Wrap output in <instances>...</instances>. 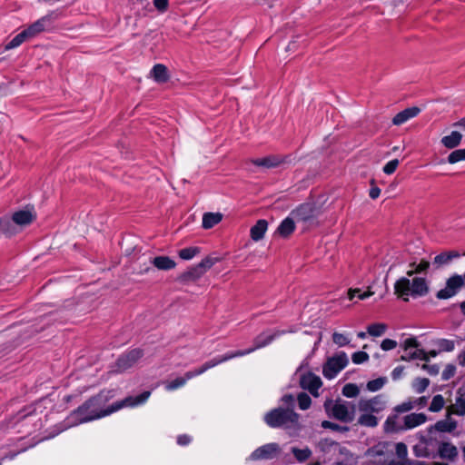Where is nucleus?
Listing matches in <instances>:
<instances>
[{
    "instance_id": "1",
    "label": "nucleus",
    "mask_w": 465,
    "mask_h": 465,
    "mask_svg": "<svg viewBox=\"0 0 465 465\" xmlns=\"http://www.w3.org/2000/svg\"><path fill=\"white\" fill-rule=\"evenodd\" d=\"M150 395L151 392L146 391L137 396H128L120 401L107 406V401L113 397L112 392L101 391L97 395L87 400L71 413L69 417L70 425L73 426L98 420L123 408H134L143 405L147 401Z\"/></svg>"
},
{
    "instance_id": "2",
    "label": "nucleus",
    "mask_w": 465,
    "mask_h": 465,
    "mask_svg": "<svg viewBox=\"0 0 465 465\" xmlns=\"http://www.w3.org/2000/svg\"><path fill=\"white\" fill-rule=\"evenodd\" d=\"M385 408L386 401L383 395H376L369 399H360L357 403V411L359 412L357 423L367 428L377 427L381 420L379 415Z\"/></svg>"
},
{
    "instance_id": "3",
    "label": "nucleus",
    "mask_w": 465,
    "mask_h": 465,
    "mask_svg": "<svg viewBox=\"0 0 465 465\" xmlns=\"http://www.w3.org/2000/svg\"><path fill=\"white\" fill-rule=\"evenodd\" d=\"M394 290L395 293L408 302L407 296L409 295L414 298L427 295L429 285L427 280L423 277H413L411 281L406 277H401L395 282Z\"/></svg>"
},
{
    "instance_id": "4",
    "label": "nucleus",
    "mask_w": 465,
    "mask_h": 465,
    "mask_svg": "<svg viewBox=\"0 0 465 465\" xmlns=\"http://www.w3.org/2000/svg\"><path fill=\"white\" fill-rule=\"evenodd\" d=\"M265 423L271 428H292L299 422V415L290 408H275L264 416Z\"/></svg>"
},
{
    "instance_id": "5",
    "label": "nucleus",
    "mask_w": 465,
    "mask_h": 465,
    "mask_svg": "<svg viewBox=\"0 0 465 465\" xmlns=\"http://www.w3.org/2000/svg\"><path fill=\"white\" fill-rule=\"evenodd\" d=\"M328 416L342 422H351L355 417V405L350 401L328 399L324 402Z\"/></svg>"
},
{
    "instance_id": "6",
    "label": "nucleus",
    "mask_w": 465,
    "mask_h": 465,
    "mask_svg": "<svg viewBox=\"0 0 465 465\" xmlns=\"http://www.w3.org/2000/svg\"><path fill=\"white\" fill-rule=\"evenodd\" d=\"M432 427L428 430L427 434L419 432L417 434L418 442L413 446L412 450L418 458L435 459L439 449V440L430 435Z\"/></svg>"
},
{
    "instance_id": "7",
    "label": "nucleus",
    "mask_w": 465,
    "mask_h": 465,
    "mask_svg": "<svg viewBox=\"0 0 465 465\" xmlns=\"http://www.w3.org/2000/svg\"><path fill=\"white\" fill-rule=\"evenodd\" d=\"M349 363V359L344 351H339L332 357L328 358L322 367V374L328 379L335 378Z\"/></svg>"
},
{
    "instance_id": "8",
    "label": "nucleus",
    "mask_w": 465,
    "mask_h": 465,
    "mask_svg": "<svg viewBox=\"0 0 465 465\" xmlns=\"http://www.w3.org/2000/svg\"><path fill=\"white\" fill-rule=\"evenodd\" d=\"M281 452V447L276 442L264 444L254 450L249 456L250 460H272Z\"/></svg>"
},
{
    "instance_id": "9",
    "label": "nucleus",
    "mask_w": 465,
    "mask_h": 465,
    "mask_svg": "<svg viewBox=\"0 0 465 465\" xmlns=\"http://www.w3.org/2000/svg\"><path fill=\"white\" fill-rule=\"evenodd\" d=\"M389 452V444L383 442L368 450L366 456L369 458V461L371 464L385 465L390 460Z\"/></svg>"
},
{
    "instance_id": "10",
    "label": "nucleus",
    "mask_w": 465,
    "mask_h": 465,
    "mask_svg": "<svg viewBox=\"0 0 465 465\" xmlns=\"http://www.w3.org/2000/svg\"><path fill=\"white\" fill-rule=\"evenodd\" d=\"M463 285H465L463 277L459 274H454L447 280L445 287L440 290L436 296L438 299H450L453 297Z\"/></svg>"
},
{
    "instance_id": "11",
    "label": "nucleus",
    "mask_w": 465,
    "mask_h": 465,
    "mask_svg": "<svg viewBox=\"0 0 465 465\" xmlns=\"http://www.w3.org/2000/svg\"><path fill=\"white\" fill-rule=\"evenodd\" d=\"M143 356L140 349H134L122 355L116 361L117 371H124L134 366L137 361Z\"/></svg>"
},
{
    "instance_id": "12",
    "label": "nucleus",
    "mask_w": 465,
    "mask_h": 465,
    "mask_svg": "<svg viewBox=\"0 0 465 465\" xmlns=\"http://www.w3.org/2000/svg\"><path fill=\"white\" fill-rule=\"evenodd\" d=\"M459 456L458 448L449 441H439L437 457L449 462H454Z\"/></svg>"
},
{
    "instance_id": "13",
    "label": "nucleus",
    "mask_w": 465,
    "mask_h": 465,
    "mask_svg": "<svg viewBox=\"0 0 465 465\" xmlns=\"http://www.w3.org/2000/svg\"><path fill=\"white\" fill-rule=\"evenodd\" d=\"M300 383L303 389L308 390L314 396H318L317 391L322 385L321 378L312 372L302 375Z\"/></svg>"
},
{
    "instance_id": "14",
    "label": "nucleus",
    "mask_w": 465,
    "mask_h": 465,
    "mask_svg": "<svg viewBox=\"0 0 465 465\" xmlns=\"http://www.w3.org/2000/svg\"><path fill=\"white\" fill-rule=\"evenodd\" d=\"M53 21L52 15H47L40 19H38L36 22L32 24L28 28L25 29L28 36L34 37L37 34L45 31L46 28L51 26Z\"/></svg>"
},
{
    "instance_id": "15",
    "label": "nucleus",
    "mask_w": 465,
    "mask_h": 465,
    "mask_svg": "<svg viewBox=\"0 0 465 465\" xmlns=\"http://www.w3.org/2000/svg\"><path fill=\"white\" fill-rule=\"evenodd\" d=\"M287 331H275L273 332L272 331H265L261 334H259L257 337H255L253 341V346L252 348H255V351L261 348H263L270 344L276 337H279L282 334L287 333Z\"/></svg>"
},
{
    "instance_id": "16",
    "label": "nucleus",
    "mask_w": 465,
    "mask_h": 465,
    "mask_svg": "<svg viewBox=\"0 0 465 465\" xmlns=\"http://www.w3.org/2000/svg\"><path fill=\"white\" fill-rule=\"evenodd\" d=\"M449 412L458 416H465V385L458 389L455 403L449 408Z\"/></svg>"
},
{
    "instance_id": "17",
    "label": "nucleus",
    "mask_w": 465,
    "mask_h": 465,
    "mask_svg": "<svg viewBox=\"0 0 465 465\" xmlns=\"http://www.w3.org/2000/svg\"><path fill=\"white\" fill-rule=\"evenodd\" d=\"M314 210L311 204H302L291 213L297 222H307L313 218Z\"/></svg>"
},
{
    "instance_id": "18",
    "label": "nucleus",
    "mask_w": 465,
    "mask_h": 465,
    "mask_svg": "<svg viewBox=\"0 0 465 465\" xmlns=\"http://www.w3.org/2000/svg\"><path fill=\"white\" fill-rule=\"evenodd\" d=\"M420 112L419 107L413 106L406 108L400 113H398L392 119V124L394 125H401L410 119L416 117Z\"/></svg>"
},
{
    "instance_id": "19",
    "label": "nucleus",
    "mask_w": 465,
    "mask_h": 465,
    "mask_svg": "<svg viewBox=\"0 0 465 465\" xmlns=\"http://www.w3.org/2000/svg\"><path fill=\"white\" fill-rule=\"evenodd\" d=\"M427 421V416L424 413H411L403 417V427L404 430H411L420 425L424 424Z\"/></svg>"
},
{
    "instance_id": "20",
    "label": "nucleus",
    "mask_w": 465,
    "mask_h": 465,
    "mask_svg": "<svg viewBox=\"0 0 465 465\" xmlns=\"http://www.w3.org/2000/svg\"><path fill=\"white\" fill-rule=\"evenodd\" d=\"M35 219V213L30 209L17 211L12 216V221L20 226L28 225Z\"/></svg>"
},
{
    "instance_id": "21",
    "label": "nucleus",
    "mask_w": 465,
    "mask_h": 465,
    "mask_svg": "<svg viewBox=\"0 0 465 465\" xmlns=\"http://www.w3.org/2000/svg\"><path fill=\"white\" fill-rule=\"evenodd\" d=\"M460 252L457 251H450L441 252L434 257L433 264L437 267H442L451 262L453 259L459 258Z\"/></svg>"
},
{
    "instance_id": "22",
    "label": "nucleus",
    "mask_w": 465,
    "mask_h": 465,
    "mask_svg": "<svg viewBox=\"0 0 465 465\" xmlns=\"http://www.w3.org/2000/svg\"><path fill=\"white\" fill-rule=\"evenodd\" d=\"M462 140V134L458 131H452L449 135L441 138L440 143L448 149H454L458 147Z\"/></svg>"
},
{
    "instance_id": "23",
    "label": "nucleus",
    "mask_w": 465,
    "mask_h": 465,
    "mask_svg": "<svg viewBox=\"0 0 465 465\" xmlns=\"http://www.w3.org/2000/svg\"><path fill=\"white\" fill-rule=\"evenodd\" d=\"M268 228V223L266 220L261 219L251 228L250 234L251 238L258 242L264 237V234Z\"/></svg>"
},
{
    "instance_id": "24",
    "label": "nucleus",
    "mask_w": 465,
    "mask_h": 465,
    "mask_svg": "<svg viewBox=\"0 0 465 465\" xmlns=\"http://www.w3.org/2000/svg\"><path fill=\"white\" fill-rule=\"evenodd\" d=\"M440 353V351L437 350H431L429 352H426L424 350H415L413 352H411L410 355L407 356H401L402 361H410V360H422V361H428L430 357H436Z\"/></svg>"
},
{
    "instance_id": "25",
    "label": "nucleus",
    "mask_w": 465,
    "mask_h": 465,
    "mask_svg": "<svg viewBox=\"0 0 465 465\" xmlns=\"http://www.w3.org/2000/svg\"><path fill=\"white\" fill-rule=\"evenodd\" d=\"M158 270L169 271L176 266V262L168 256H156L151 262Z\"/></svg>"
},
{
    "instance_id": "26",
    "label": "nucleus",
    "mask_w": 465,
    "mask_h": 465,
    "mask_svg": "<svg viewBox=\"0 0 465 465\" xmlns=\"http://www.w3.org/2000/svg\"><path fill=\"white\" fill-rule=\"evenodd\" d=\"M151 75L157 83H165L169 79L167 67L162 64H157L152 68Z\"/></svg>"
},
{
    "instance_id": "27",
    "label": "nucleus",
    "mask_w": 465,
    "mask_h": 465,
    "mask_svg": "<svg viewBox=\"0 0 465 465\" xmlns=\"http://www.w3.org/2000/svg\"><path fill=\"white\" fill-rule=\"evenodd\" d=\"M295 229L294 219L292 217L285 218L278 226L277 233H279L282 237H288L291 235Z\"/></svg>"
},
{
    "instance_id": "28",
    "label": "nucleus",
    "mask_w": 465,
    "mask_h": 465,
    "mask_svg": "<svg viewBox=\"0 0 465 465\" xmlns=\"http://www.w3.org/2000/svg\"><path fill=\"white\" fill-rule=\"evenodd\" d=\"M253 164L256 166H261L264 168H273L278 166L282 161L279 157L270 155L263 158H258L252 161Z\"/></svg>"
},
{
    "instance_id": "29",
    "label": "nucleus",
    "mask_w": 465,
    "mask_h": 465,
    "mask_svg": "<svg viewBox=\"0 0 465 465\" xmlns=\"http://www.w3.org/2000/svg\"><path fill=\"white\" fill-rule=\"evenodd\" d=\"M223 215L220 213H206L203 217V227L210 229L222 221Z\"/></svg>"
},
{
    "instance_id": "30",
    "label": "nucleus",
    "mask_w": 465,
    "mask_h": 465,
    "mask_svg": "<svg viewBox=\"0 0 465 465\" xmlns=\"http://www.w3.org/2000/svg\"><path fill=\"white\" fill-rule=\"evenodd\" d=\"M435 430L441 432H451L457 428V422L453 420H445L436 422L434 425Z\"/></svg>"
},
{
    "instance_id": "31",
    "label": "nucleus",
    "mask_w": 465,
    "mask_h": 465,
    "mask_svg": "<svg viewBox=\"0 0 465 465\" xmlns=\"http://www.w3.org/2000/svg\"><path fill=\"white\" fill-rule=\"evenodd\" d=\"M430 385V380L428 378H416L411 383L412 390L417 393H422Z\"/></svg>"
},
{
    "instance_id": "32",
    "label": "nucleus",
    "mask_w": 465,
    "mask_h": 465,
    "mask_svg": "<svg viewBox=\"0 0 465 465\" xmlns=\"http://www.w3.org/2000/svg\"><path fill=\"white\" fill-rule=\"evenodd\" d=\"M201 252V249L196 246L183 248L179 251L178 255L181 259L188 261Z\"/></svg>"
},
{
    "instance_id": "33",
    "label": "nucleus",
    "mask_w": 465,
    "mask_h": 465,
    "mask_svg": "<svg viewBox=\"0 0 465 465\" xmlns=\"http://www.w3.org/2000/svg\"><path fill=\"white\" fill-rule=\"evenodd\" d=\"M203 274L204 272L202 271V269H200L198 265H195L183 274V279L184 281H196Z\"/></svg>"
},
{
    "instance_id": "34",
    "label": "nucleus",
    "mask_w": 465,
    "mask_h": 465,
    "mask_svg": "<svg viewBox=\"0 0 465 465\" xmlns=\"http://www.w3.org/2000/svg\"><path fill=\"white\" fill-rule=\"evenodd\" d=\"M30 38L26 32L24 30L15 35L6 45L5 49H13L19 46L22 43H24L26 39Z\"/></svg>"
},
{
    "instance_id": "35",
    "label": "nucleus",
    "mask_w": 465,
    "mask_h": 465,
    "mask_svg": "<svg viewBox=\"0 0 465 465\" xmlns=\"http://www.w3.org/2000/svg\"><path fill=\"white\" fill-rule=\"evenodd\" d=\"M387 330V325L385 323H373L368 326L367 331L371 336L380 337Z\"/></svg>"
},
{
    "instance_id": "36",
    "label": "nucleus",
    "mask_w": 465,
    "mask_h": 465,
    "mask_svg": "<svg viewBox=\"0 0 465 465\" xmlns=\"http://www.w3.org/2000/svg\"><path fill=\"white\" fill-rule=\"evenodd\" d=\"M292 452L299 462L307 460L312 455V450L309 448L298 449L293 447Z\"/></svg>"
},
{
    "instance_id": "37",
    "label": "nucleus",
    "mask_w": 465,
    "mask_h": 465,
    "mask_svg": "<svg viewBox=\"0 0 465 465\" xmlns=\"http://www.w3.org/2000/svg\"><path fill=\"white\" fill-rule=\"evenodd\" d=\"M437 349L440 352L442 351H452L455 349V342L454 341L448 340V339H440L436 341Z\"/></svg>"
},
{
    "instance_id": "38",
    "label": "nucleus",
    "mask_w": 465,
    "mask_h": 465,
    "mask_svg": "<svg viewBox=\"0 0 465 465\" xmlns=\"http://www.w3.org/2000/svg\"><path fill=\"white\" fill-rule=\"evenodd\" d=\"M387 379L385 377H380L375 380L370 381L366 384V388L369 391L375 392L380 391L386 383Z\"/></svg>"
},
{
    "instance_id": "39",
    "label": "nucleus",
    "mask_w": 465,
    "mask_h": 465,
    "mask_svg": "<svg viewBox=\"0 0 465 465\" xmlns=\"http://www.w3.org/2000/svg\"><path fill=\"white\" fill-rule=\"evenodd\" d=\"M444 404L445 401L442 395L437 394L432 398L429 411L431 412H438L443 409Z\"/></svg>"
},
{
    "instance_id": "40",
    "label": "nucleus",
    "mask_w": 465,
    "mask_h": 465,
    "mask_svg": "<svg viewBox=\"0 0 465 465\" xmlns=\"http://www.w3.org/2000/svg\"><path fill=\"white\" fill-rule=\"evenodd\" d=\"M418 341L416 340V338H408L406 339L403 342H402V348L404 350V351L406 352V354L404 356H409L411 352H413L415 350H419L418 349Z\"/></svg>"
},
{
    "instance_id": "41",
    "label": "nucleus",
    "mask_w": 465,
    "mask_h": 465,
    "mask_svg": "<svg viewBox=\"0 0 465 465\" xmlns=\"http://www.w3.org/2000/svg\"><path fill=\"white\" fill-rule=\"evenodd\" d=\"M461 161H465V149L452 151L448 156V163L450 164H454Z\"/></svg>"
},
{
    "instance_id": "42",
    "label": "nucleus",
    "mask_w": 465,
    "mask_h": 465,
    "mask_svg": "<svg viewBox=\"0 0 465 465\" xmlns=\"http://www.w3.org/2000/svg\"><path fill=\"white\" fill-rule=\"evenodd\" d=\"M188 381L186 375L184 374L183 377H178L174 379L173 381L168 382L165 384V390L168 391H174L176 389H179L183 387L186 381Z\"/></svg>"
},
{
    "instance_id": "43",
    "label": "nucleus",
    "mask_w": 465,
    "mask_h": 465,
    "mask_svg": "<svg viewBox=\"0 0 465 465\" xmlns=\"http://www.w3.org/2000/svg\"><path fill=\"white\" fill-rule=\"evenodd\" d=\"M360 393V390L356 384L348 383L342 388V394L347 398L357 397Z\"/></svg>"
},
{
    "instance_id": "44",
    "label": "nucleus",
    "mask_w": 465,
    "mask_h": 465,
    "mask_svg": "<svg viewBox=\"0 0 465 465\" xmlns=\"http://www.w3.org/2000/svg\"><path fill=\"white\" fill-rule=\"evenodd\" d=\"M255 351V348H249L247 350H239L236 351L227 352L224 354L225 361H229L237 357L248 355Z\"/></svg>"
},
{
    "instance_id": "45",
    "label": "nucleus",
    "mask_w": 465,
    "mask_h": 465,
    "mask_svg": "<svg viewBox=\"0 0 465 465\" xmlns=\"http://www.w3.org/2000/svg\"><path fill=\"white\" fill-rule=\"evenodd\" d=\"M332 341L339 347L346 346L350 343L351 340L343 333L333 332Z\"/></svg>"
},
{
    "instance_id": "46",
    "label": "nucleus",
    "mask_w": 465,
    "mask_h": 465,
    "mask_svg": "<svg viewBox=\"0 0 465 465\" xmlns=\"http://www.w3.org/2000/svg\"><path fill=\"white\" fill-rule=\"evenodd\" d=\"M298 404L301 410H307L310 408L312 400L305 392H301L297 397Z\"/></svg>"
},
{
    "instance_id": "47",
    "label": "nucleus",
    "mask_w": 465,
    "mask_h": 465,
    "mask_svg": "<svg viewBox=\"0 0 465 465\" xmlns=\"http://www.w3.org/2000/svg\"><path fill=\"white\" fill-rule=\"evenodd\" d=\"M217 262V258L208 256L203 259L197 265L205 273L206 271L213 267Z\"/></svg>"
},
{
    "instance_id": "48",
    "label": "nucleus",
    "mask_w": 465,
    "mask_h": 465,
    "mask_svg": "<svg viewBox=\"0 0 465 465\" xmlns=\"http://www.w3.org/2000/svg\"><path fill=\"white\" fill-rule=\"evenodd\" d=\"M369 360V355L365 351H356L351 355V361L354 364H361Z\"/></svg>"
},
{
    "instance_id": "49",
    "label": "nucleus",
    "mask_w": 465,
    "mask_h": 465,
    "mask_svg": "<svg viewBox=\"0 0 465 465\" xmlns=\"http://www.w3.org/2000/svg\"><path fill=\"white\" fill-rule=\"evenodd\" d=\"M412 409H414V404L412 403V400L410 399V400L403 401L402 403L397 405L394 408V411L396 412L402 413V412H407Z\"/></svg>"
},
{
    "instance_id": "50",
    "label": "nucleus",
    "mask_w": 465,
    "mask_h": 465,
    "mask_svg": "<svg viewBox=\"0 0 465 465\" xmlns=\"http://www.w3.org/2000/svg\"><path fill=\"white\" fill-rule=\"evenodd\" d=\"M456 373V367L452 364H448L441 373L442 381H448L452 378Z\"/></svg>"
},
{
    "instance_id": "51",
    "label": "nucleus",
    "mask_w": 465,
    "mask_h": 465,
    "mask_svg": "<svg viewBox=\"0 0 465 465\" xmlns=\"http://www.w3.org/2000/svg\"><path fill=\"white\" fill-rule=\"evenodd\" d=\"M322 427L324 429H330L332 430H338V431H347L349 429L347 427H342L337 423L329 421V420H323L322 422Z\"/></svg>"
},
{
    "instance_id": "52",
    "label": "nucleus",
    "mask_w": 465,
    "mask_h": 465,
    "mask_svg": "<svg viewBox=\"0 0 465 465\" xmlns=\"http://www.w3.org/2000/svg\"><path fill=\"white\" fill-rule=\"evenodd\" d=\"M430 267V262L427 261H421L418 265H416L415 270H411L407 272L409 277H411L415 272L420 273L425 272Z\"/></svg>"
},
{
    "instance_id": "53",
    "label": "nucleus",
    "mask_w": 465,
    "mask_h": 465,
    "mask_svg": "<svg viewBox=\"0 0 465 465\" xmlns=\"http://www.w3.org/2000/svg\"><path fill=\"white\" fill-rule=\"evenodd\" d=\"M399 160L398 159H393L390 162H388L384 166H383V172L386 173V174H391L393 173L397 167L399 166Z\"/></svg>"
},
{
    "instance_id": "54",
    "label": "nucleus",
    "mask_w": 465,
    "mask_h": 465,
    "mask_svg": "<svg viewBox=\"0 0 465 465\" xmlns=\"http://www.w3.org/2000/svg\"><path fill=\"white\" fill-rule=\"evenodd\" d=\"M225 358H224V355H222V356H218V357H215L206 362H204L203 364L205 365L206 369L209 370V369H212L223 362H225Z\"/></svg>"
},
{
    "instance_id": "55",
    "label": "nucleus",
    "mask_w": 465,
    "mask_h": 465,
    "mask_svg": "<svg viewBox=\"0 0 465 465\" xmlns=\"http://www.w3.org/2000/svg\"><path fill=\"white\" fill-rule=\"evenodd\" d=\"M395 451H396L397 456L401 459H404L407 457V454H408L407 446L402 442H398L395 445Z\"/></svg>"
},
{
    "instance_id": "56",
    "label": "nucleus",
    "mask_w": 465,
    "mask_h": 465,
    "mask_svg": "<svg viewBox=\"0 0 465 465\" xmlns=\"http://www.w3.org/2000/svg\"><path fill=\"white\" fill-rule=\"evenodd\" d=\"M397 347V341L391 339H385L381 341V348L383 351H391Z\"/></svg>"
},
{
    "instance_id": "57",
    "label": "nucleus",
    "mask_w": 465,
    "mask_h": 465,
    "mask_svg": "<svg viewBox=\"0 0 465 465\" xmlns=\"http://www.w3.org/2000/svg\"><path fill=\"white\" fill-rule=\"evenodd\" d=\"M206 371H208L205 367L204 364H203L201 367L195 369V370H193V371H187L185 373L186 377L188 380L193 378V377H196L198 375H201L203 373H204Z\"/></svg>"
},
{
    "instance_id": "58",
    "label": "nucleus",
    "mask_w": 465,
    "mask_h": 465,
    "mask_svg": "<svg viewBox=\"0 0 465 465\" xmlns=\"http://www.w3.org/2000/svg\"><path fill=\"white\" fill-rule=\"evenodd\" d=\"M412 403L414 404V408L422 409L428 403V397L421 396L412 400Z\"/></svg>"
},
{
    "instance_id": "59",
    "label": "nucleus",
    "mask_w": 465,
    "mask_h": 465,
    "mask_svg": "<svg viewBox=\"0 0 465 465\" xmlns=\"http://www.w3.org/2000/svg\"><path fill=\"white\" fill-rule=\"evenodd\" d=\"M10 222L6 219L3 220L0 218V235L4 234H11L10 232Z\"/></svg>"
},
{
    "instance_id": "60",
    "label": "nucleus",
    "mask_w": 465,
    "mask_h": 465,
    "mask_svg": "<svg viewBox=\"0 0 465 465\" xmlns=\"http://www.w3.org/2000/svg\"><path fill=\"white\" fill-rule=\"evenodd\" d=\"M153 5L160 12H164L168 7V0H153Z\"/></svg>"
},
{
    "instance_id": "61",
    "label": "nucleus",
    "mask_w": 465,
    "mask_h": 465,
    "mask_svg": "<svg viewBox=\"0 0 465 465\" xmlns=\"http://www.w3.org/2000/svg\"><path fill=\"white\" fill-rule=\"evenodd\" d=\"M422 369L427 371L429 374L430 375H437L440 371V368L437 364H433V365H427V364H424L422 366Z\"/></svg>"
},
{
    "instance_id": "62",
    "label": "nucleus",
    "mask_w": 465,
    "mask_h": 465,
    "mask_svg": "<svg viewBox=\"0 0 465 465\" xmlns=\"http://www.w3.org/2000/svg\"><path fill=\"white\" fill-rule=\"evenodd\" d=\"M281 401L288 408L292 407L294 403V397L292 394H285L282 397Z\"/></svg>"
},
{
    "instance_id": "63",
    "label": "nucleus",
    "mask_w": 465,
    "mask_h": 465,
    "mask_svg": "<svg viewBox=\"0 0 465 465\" xmlns=\"http://www.w3.org/2000/svg\"><path fill=\"white\" fill-rule=\"evenodd\" d=\"M191 440H192V439L188 435H180L177 438V443L182 446L189 444L191 442Z\"/></svg>"
},
{
    "instance_id": "64",
    "label": "nucleus",
    "mask_w": 465,
    "mask_h": 465,
    "mask_svg": "<svg viewBox=\"0 0 465 465\" xmlns=\"http://www.w3.org/2000/svg\"><path fill=\"white\" fill-rule=\"evenodd\" d=\"M458 362L460 366L465 367V349L459 353Z\"/></svg>"
}]
</instances>
